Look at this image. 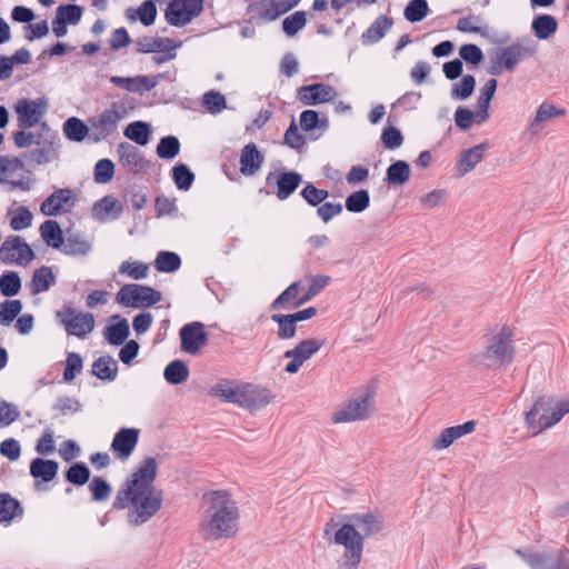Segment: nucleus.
<instances>
[{
	"label": "nucleus",
	"mask_w": 569,
	"mask_h": 569,
	"mask_svg": "<svg viewBox=\"0 0 569 569\" xmlns=\"http://www.w3.org/2000/svg\"><path fill=\"white\" fill-rule=\"evenodd\" d=\"M427 0H411L403 11L405 18L410 22H419L429 14Z\"/></svg>",
	"instance_id": "obj_46"
},
{
	"label": "nucleus",
	"mask_w": 569,
	"mask_h": 569,
	"mask_svg": "<svg viewBox=\"0 0 569 569\" xmlns=\"http://www.w3.org/2000/svg\"><path fill=\"white\" fill-rule=\"evenodd\" d=\"M110 82L129 92H144L156 87L157 82L148 76L110 78Z\"/></svg>",
	"instance_id": "obj_29"
},
{
	"label": "nucleus",
	"mask_w": 569,
	"mask_h": 569,
	"mask_svg": "<svg viewBox=\"0 0 569 569\" xmlns=\"http://www.w3.org/2000/svg\"><path fill=\"white\" fill-rule=\"evenodd\" d=\"M114 174V164L109 159H100L94 166V181L97 183L109 182Z\"/></svg>",
	"instance_id": "obj_62"
},
{
	"label": "nucleus",
	"mask_w": 569,
	"mask_h": 569,
	"mask_svg": "<svg viewBox=\"0 0 569 569\" xmlns=\"http://www.w3.org/2000/svg\"><path fill=\"white\" fill-rule=\"evenodd\" d=\"M300 1L301 0H261L257 2L254 7L261 20L273 21L298 6Z\"/></svg>",
	"instance_id": "obj_24"
},
{
	"label": "nucleus",
	"mask_w": 569,
	"mask_h": 569,
	"mask_svg": "<svg viewBox=\"0 0 569 569\" xmlns=\"http://www.w3.org/2000/svg\"><path fill=\"white\" fill-rule=\"evenodd\" d=\"M202 8V0H171L166 10V19L171 26L182 27L199 16Z\"/></svg>",
	"instance_id": "obj_11"
},
{
	"label": "nucleus",
	"mask_w": 569,
	"mask_h": 569,
	"mask_svg": "<svg viewBox=\"0 0 569 569\" xmlns=\"http://www.w3.org/2000/svg\"><path fill=\"white\" fill-rule=\"evenodd\" d=\"M91 249V242L79 232H69L61 247L63 253L77 256H86Z\"/></svg>",
	"instance_id": "obj_31"
},
{
	"label": "nucleus",
	"mask_w": 569,
	"mask_h": 569,
	"mask_svg": "<svg viewBox=\"0 0 569 569\" xmlns=\"http://www.w3.org/2000/svg\"><path fill=\"white\" fill-rule=\"evenodd\" d=\"M299 288L300 282H293L290 284L272 303L273 309H280L288 303H292L295 307L299 301Z\"/></svg>",
	"instance_id": "obj_61"
},
{
	"label": "nucleus",
	"mask_w": 569,
	"mask_h": 569,
	"mask_svg": "<svg viewBox=\"0 0 569 569\" xmlns=\"http://www.w3.org/2000/svg\"><path fill=\"white\" fill-rule=\"evenodd\" d=\"M411 177V168L403 160H397L387 169L386 181L390 186L401 187L406 184Z\"/></svg>",
	"instance_id": "obj_32"
},
{
	"label": "nucleus",
	"mask_w": 569,
	"mask_h": 569,
	"mask_svg": "<svg viewBox=\"0 0 569 569\" xmlns=\"http://www.w3.org/2000/svg\"><path fill=\"white\" fill-rule=\"evenodd\" d=\"M488 148V143L482 142L461 151L456 162L457 177H465L475 170L477 164L483 159Z\"/></svg>",
	"instance_id": "obj_20"
},
{
	"label": "nucleus",
	"mask_w": 569,
	"mask_h": 569,
	"mask_svg": "<svg viewBox=\"0 0 569 569\" xmlns=\"http://www.w3.org/2000/svg\"><path fill=\"white\" fill-rule=\"evenodd\" d=\"M301 176L297 172H287L278 178L277 197L281 200L287 199L300 184Z\"/></svg>",
	"instance_id": "obj_42"
},
{
	"label": "nucleus",
	"mask_w": 569,
	"mask_h": 569,
	"mask_svg": "<svg viewBox=\"0 0 569 569\" xmlns=\"http://www.w3.org/2000/svg\"><path fill=\"white\" fill-rule=\"evenodd\" d=\"M243 389V382L221 380L211 388L210 395L224 402L234 403L241 407Z\"/></svg>",
	"instance_id": "obj_25"
},
{
	"label": "nucleus",
	"mask_w": 569,
	"mask_h": 569,
	"mask_svg": "<svg viewBox=\"0 0 569 569\" xmlns=\"http://www.w3.org/2000/svg\"><path fill=\"white\" fill-rule=\"evenodd\" d=\"M310 286L306 293L300 297L296 306H302L315 296H317L322 289H325L331 281V278L326 274L308 276Z\"/></svg>",
	"instance_id": "obj_44"
},
{
	"label": "nucleus",
	"mask_w": 569,
	"mask_h": 569,
	"mask_svg": "<svg viewBox=\"0 0 569 569\" xmlns=\"http://www.w3.org/2000/svg\"><path fill=\"white\" fill-rule=\"evenodd\" d=\"M325 536L329 542H332L343 549L339 561L340 569H358L363 551V537L353 525L327 523Z\"/></svg>",
	"instance_id": "obj_5"
},
{
	"label": "nucleus",
	"mask_w": 569,
	"mask_h": 569,
	"mask_svg": "<svg viewBox=\"0 0 569 569\" xmlns=\"http://www.w3.org/2000/svg\"><path fill=\"white\" fill-rule=\"evenodd\" d=\"M180 258L170 251H161L154 260V267L160 272H173L180 267Z\"/></svg>",
	"instance_id": "obj_47"
},
{
	"label": "nucleus",
	"mask_w": 569,
	"mask_h": 569,
	"mask_svg": "<svg viewBox=\"0 0 569 569\" xmlns=\"http://www.w3.org/2000/svg\"><path fill=\"white\" fill-rule=\"evenodd\" d=\"M82 16L81 8L76 4L60 6L57 9V18L70 24H77Z\"/></svg>",
	"instance_id": "obj_64"
},
{
	"label": "nucleus",
	"mask_w": 569,
	"mask_h": 569,
	"mask_svg": "<svg viewBox=\"0 0 569 569\" xmlns=\"http://www.w3.org/2000/svg\"><path fill=\"white\" fill-rule=\"evenodd\" d=\"M567 413H569V397H538L532 407L525 412V428L530 436H538L557 425Z\"/></svg>",
	"instance_id": "obj_4"
},
{
	"label": "nucleus",
	"mask_w": 569,
	"mask_h": 569,
	"mask_svg": "<svg viewBox=\"0 0 569 569\" xmlns=\"http://www.w3.org/2000/svg\"><path fill=\"white\" fill-rule=\"evenodd\" d=\"M140 438V429L138 428H121L116 432L110 450L117 460L126 462L134 452Z\"/></svg>",
	"instance_id": "obj_14"
},
{
	"label": "nucleus",
	"mask_w": 569,
	"mask_h": 569,
	"mask_svg": "<svg viewBox=\"0 0 569 569\" xmlns=\"http://www.w3.org/2000/svg\"><path fill=\"white\" fill-rule=\"evenodd\" d=\"M373 396L362 391L345 400L330 416L335 425L351 423L366 420L373 411Z\"/></svg>",
	"instance_id": "obj_6"
},
{
	"label": "nucleus",
	"mask_w": 569,
	"mask_h": 569,
	"mask_svg": "<svg viewBox=\"0 0 569 569\" xmlns=\"http://www.w3.org/2000/svg\"><path fill=\"white\" fill-rule=\"evenodd\" d=\"M150 126L147 122L133 121L126 127L123 134L137 144L146 146L150 140Z\"/></svg>",
	"instance_id": "obj_37"
},
{
	"label": "nucleus",
	"mask_w": 569,
	"mask_h": 569,
	"mask_svg": "<svg viewBox=\"0 0 569 569\" xmlns=\"http://www.w3.org/2000/svg\"><path fill=\"white\" fill-rule=\"evenodd\" d=\"M22 169L23 162L18 158L0 157V182L10 183L12 187L21 190H29V181L13 180V177Z\"/></svg>",
	"instance_id": "obj_26"
},
{
	"label": "nucleus",
	"mask_w": 569,
	"mask_h": 569,
	"mask_svg": "<svg viewBox=\"0 0 569 569\" xmlns=\"http://www.w3.org/2000/svg\"><path fill=\"white\" fill-rule=\"evenodd\" d=\"M557 21L550 14H541L533 19L532 30L540 40L550 38L557 31Z\"/></svg>",
	"instance_id": "obj_38"
},
{
	"label": "nucleus",
	"mask_w": 569,
	"mask_h": 569,
	"mask_svg": "<svg viewBox=\"0 0 569 569\" xmlns=\"http://www.w3.org/2000/svg\"><path fill=\"white\" fill-rule=\"evenodd\" d=\"M11 214L10 227L16 231L27 229L32 223V213L24 207L17 209Z\"/></svg>",
	"instance_id": "obj_63"
},
{
	"label": "nucleus",
	"mask_w": 569,
	"mask_h": 569,
	"mask_svg": "<svg viewBox=\"0 0 569 569\" xmlns=\"http://www.w3.org/2000/svg\"><path fill=\"white\" fill-rule=\"evenodd\" d=\"M48 110V100L43 97L31 99H20L14 104V111L18 116L19 126L32 128L37 126Z\"/></svg>",
	"instance_id": "obj_12"
},
{
	"label": "nucleus",
	"mask_w": 569,
	"mask_h": 569,
	"mask_svg": "<svg viewBox=\"0 0 569 569\" xmlns=\"http://www.w3.org/2000/svg\"><path fill=\"white\" fill-rule=\"evenodd\" d=\"M513 329L508 325L492 328L485 336L482 349L475 350L469 356V362L475 368H500L513 359Z\"/></svg>",
	"instance_id": "obj_3"
},
{
	"label": "nucleus",
	"mask_w": 569,
	"mask_h": 569,
	"mask_svg": "<svg viewBox=\"0 0 569 569\" xmlns=\"http://www.w3.org/2000/svg\"><path fill=\"white\" fill-rule=\"evenodd\" d=\"M526 49L520 44H512L500 49L495 57V66L491 73L498 74L501 70L512 71L526 56Z\"/></svg>",
	"instance_id": "obj_23"
},
{
	"label": "nucleus",
	"mask_w": 569,
	"mask_h": 569,
	"mask_svg": "<svg viewBox=\"0 0 569 569\" xmlns=\"http://www.w3.org/2000/svg\"><path fill=\"white\" fill-rule=\"evenodd\" d=\"M22 303L20 300H7L0 305V322L9 326L13 319L21 312Z\"/></svg>",
	"instance_id": "obj_56"
},
{
	"label": "nucleus",
	"mask_w": 569,
	"mask_h": 569,
	"mask_svg": "<svg viewBox=\"0 0 569 569\" xmlns=\"http://www.w3.org/2000/svg\"><path fill=\"white\" fill-rule=\"evenodd\" d=\"M40 236L48 247L60 249L63 246L62 230L57 221L47 220L40 226Z\"/></svg>",
	"instance_id": "obj_33"
},
{
	"label": "nucleus",
	"mask_w": 569,
	"mask_h": 569,
	"mask_svg": "<svg viewBox=\"0 0 569 569\" xmlns=\"http://www.w3.org/2000/svg\"><path fill=\"white\" fill-rule=\"evenodd\" d=\"M19 502L9 495H0V522L11 521L20 512Z\"/></svg>",
	"instance_id": "obj_49"
},
{
	"label": "nucleus",
	"mask_w": 569,
	"mask_h": 569,
	"mask_svg": "<svg viewBox=\"0 0 569 569\" xmlns=\"http://www.w3.org/2000/svg\"><path fill=\"white\" fill-rule=\"evenodd\" d=\"M307 23V17L305 11H296L291 16L287 17L282 21L283 32L288 37L296 36Z\"/></svg>",
	"instance_id": "obj_51"
},
{
	"label": "nucleus",
	"mask_w": 569,
	"mask_h": 569,
	"mask_svg": "<svg viewBox=\"0 0 569 569\" xmlns=\"http://www.w3.org/2000/svg\"><path fill=\"white\" fill-rule=\"evenodd\" d=\"M58 472V463L53 460L37 458L30 465V473L34 478L51 481Z\"/></svg>",
	"instance_id": "obj_35"
},
{
	"label": "nucleus",
	"mask_w": 569,
	"mask_h": 569,
	"mask_svg": "<svg viewBox=\"0 0 569 569\" xmlns=\"http://www.w3.org/2000/svg\"><path fill=\"white\" fill-rule=\"evenodd\" d=\"M157 470L158 462L154 458L141 460L113 500L116 509H128V521L133 526L147 522L162 507V491L153 485Z\"/></svg>",
	"instance_id": "obj_1"
},
{
	"label": "nucleus",
	"mask_w": 569,
	"mask_h": 569,
	"mask_svg": "<svg viewBox=\"0 0 569 569\" xmlns=\"http://www.w3.org/2000/svg\"><path fill=\"white\" fill-rule=\"evenodd\" d=\"M118 303L129 308L150 307L161 300V295L146 286L130 283L124 284L116 296Z\"/></svg>",
	"instance_id": "obj_9"
},
{
	"label": "nucleus",
	"mask_w": 569,
	"mask_h": 569,
	"mask_svg": "<svg viewBox=\"0 0 569 569\" xmlns=\"http://www.w3.org/2000/svg\"><path fill=\"white\" fill-rule=\"evenodd\" d=\"M129 109L122 102H112L108 108L89 119L96 140L106 139L117 131L118 124L127 118Z\"/></svg>",
	"instance_id": "obj_7"
},
{
	"label": "nucleus",
	"mask_w": 569,
	"mask_h": 569,
	"mask_svg": "<svg viewBox=\"0 0 569 569\" xmlns=\"http://www.w3.org/2000/svg\"><path fill=\"white\" fill-rule=\"evenodd\" d=\"M392 22L385 16L377 18L373 23L369 27V29L363 33L362 41L363 43H375L378 42L387 31L391 28Z\"/></svg>",
	"instance_id": "obj_40"
},
{
	"label": "nucleus",
	"mask_w": 569,
	"mask_h": 569,
	"mask_svg": "<svg viewBox=\"0 0 569 569\" xmlns=\"http://www.w3.org/2000/svg\"><path fill=\"white\" fill-rule=\"evenodd\" d=\"M120 166L127 171L138 174L149 168L142 152L129 142H121L117 148Z\"/></svg>",
	"instance_id": "obj_18"
},
{
	"label": "nucleus",
	"mask_w": 569,
	"mask_h": 569,
	"mask_svg": "<svg viewBox=\"0 0 569 569\" xmlns=\"http://www.w3.org/2000/svg\"><path fill=\"white\" fill-rule=\"evenodd\" d=\"M273 399L274 396L268 388L244 383L241 407L249 410H260L270 405Z\"/></svg>",
	"instance_id": "obj_21"
},
{
	"label": "nucleus",
	"mask_w": 569,
	"mask_h": 569,
	"mask_svg": "<svg viewBox=\"0 0 569 569\" xmlns=\"http://www.w3.org/2000/svg\"><path fill=\"white\" fill-rule=\"evenodd\" d=\"M497 89V80L490 79L486 82V84L481 88L480 94L478 98V108H479V119L488 120L489 119V106L492 100L495 92Z\"/></svg>",
	"instance_id": "obj_41"
},
{
	"label": "nucleus",
	"mask_w": 569,
	"mask_h": 569,
	"mask_svg": "<svg viewBox=\"0 0 569 569\" xmlns=\"http://www.w3.org/2000/svg\"><path fill=\"white\" fill-rule=\"evenodd\" d=\"M56 316L70 335L79 338L86 337L94 328V318L88 312H78L72 308H66L58 311Z\"/></svg>",
	"instance_id": "obj_13"
},
{
	"label": "nucleus",
	"mask_w": 569,
	"mask_h": 569,
	"mask_svg": "<svg viewBox=\"0 0 569 569\" xmlns=\"http://www.w3.org/2000/svg\"><path fill=\"white\" fill-rule=\"evenodd\" d=\"M348 523L353 525V528L360 531L363 538L380 531L382 528L381 518L373 513L352 515L349 517Z\"/></svg>",
	"instance_id": "obj_30"
},
{
	"label": "nucleus",
	"mask_w": 569,
	"mask_h": 569,
	"mask_svg": "<svg viewBox=\"0 0 569 569\" xmlns=\"http://www.w3.org/2000/svg\"><path fill=\"white\" fill-rule=\"evenodd\" d=\"M76 201L73 190L64 188L58 189L50 194L40 206V211L44 216H58L70 211Z\"/></svg>",
	"instance_id": "obj_17"
},
{
	"label": "nucleus",
	"mask_w": 569,
	"mask_h": 569,
	"mask_svg": "<svg viewBox=\"0 0 569 569\" xmlns=\"http://www.w3.org/2000/svg\"><path fill=\"white\" fill-rule=\"evenodd\" d=\"M90 129V124L87 126L79 118L72 117L69 118L63 124V132L72 141H83L88 134Z\"/></svg>",
	"instance_id": "obj_43"
},
{
	"label": "nucleus",
	"mask_w": 569,
	"mask_h": 569,
	"mask_svg": "<svg viewBox=\"0 0 569 569\" xmlns=\"http://www.w3.org/2000/svg\"><path fill=\"white\" fill-rule=\"evenodd\" d=\"M448 198L446 189H435L419 198V202L423 209H435L442 206Z\"/></svg>",
	"instance_id": "obj_55"
},
{
	"label": "nucleus",
	"mask_w": 569,
	"mask_h": 569,
	"mask_svg": "<svg viewBox=\"0 0 569 569\" xmlns=\"http://www.w3.org/2000/svg\"><path fill=\"white\" fill-rule=\"evenodd\" d=\"M370 197L367 190H358L346 199V208L350 212H362L369 207Z\"/></svg>",
	"instance_id": "obj_53"
},
{
	"label": "nucleus",
	"mask_w": 569,
	"mask_h": 569,
	"mask_svg": "<svg viewBox=\"0 0 569 569\" xmlns=\"http://www.w3.org/2000/svg\"><path fill=\"white\" fill-rule=\"evenodd\" d=\"M239 510L231 496L222 490L212 491L204 496L199 532L209 541L230 539L239 530Z\"/></svg>",
	"instance_id": "obj_2"
},
{
	"label": "nucleus",
	"mask_w": 569,
	"mask_h": 569,
	"mask_svg": "<svg viewBox=\"0 0 569 569\" xmlns=\"http://www.w3.org/2000/svg\"><path fill=\"white\" fill-rule=\"evenodd\" d=\"M272 320L279 325V338L291 339L295 337L297 326L292 317L289 315H273Z\"/></svg>",
	"instance_id": "obj_59"
},
{
	"label": "nucleus",
	"mask_w": 569,
	"mask_h": 569,
	"mask_svg": "<svg viewBox=\"0 0 569 569\" xmlns=\"http://www.w3.org/2000/svg\"><path fill=\"white\" fill-rule=\"evenodd\" d=\"M478 116L479 110L477 112H472L469 109L459 107L455 112V121L460 129L468 130L473 122L481 124L487 121L480 120Z\"/></svg>",
	"instance_id": "obj_57"
},
{
	"label": "nucleus",
	"mask_w": 569,
	"mask_h": 569,
	"mask_svg": "<svg viewBox=\"0 0 569 569\" xmlns=\"http://www.w3.org/2000/svg\"><path fill=\"white\" fill-rule=\"evenodd\" d=\"M180 151V142L173 136L164 137L157 147V154L161 159H173Z\"/></svg>",
	"instance_id": "obj_54"
},
{
	"label": "nucleus",
	"mask_w": 569,
	"mask_h": 569,
	"mask_svg": "<svg viewBox=\"0 0 569 569\" xmlns=\"http://www.w3.org/2000/svg\"><path fill=\"white\" fill-rule=\"evenodd\" d=\"M476 429V422L470 420L462 425L452 426L441 430L430 443V449L436 452L448 449L458 439L470 435Z\"/></svg>",
	"instance_id": "obj_16"
},
{
	"label": "nucleus",
	"mask_w": 569,
	"mask_h": 569,
	"mask_svg": "<svg viewBox=\"0 0 569 569\" xmlns=\"http://www.w3.org/2000/svg\"><path fill=\"white\" fill-rule=\"evenodd\" d=\"M128 336L129 323L126 319H120L106 328V338L111 345H121Z\"/></svg>",
	"instance_id": "obj_45"
},
{
	"label": "nucleus",
	"mask_w": 569,
	"mask_h": 569,
	"mask_svg": "<svg viewBox=\"0 0 569 569\" xmlns=\"http://www.w3.org/2000/svg\"><path fill=\"white\" fill-rule=\"evenodd\" d=\"M202 102L207 111L212 114L220 113L227 108L224 96L213 90L204 93Z\"/></svg>",
	"instance_id": "obj_58"
},
{
	"label": "nucleus",
	"mask_w": 569,
	"mask_h": 569,
	"mask_svg": "<svg viewBox=\"0 0 569 569\" xmlns=\"http://www.w3.org/2000/svg\"><path fill=\"white\" fill-rule=\"evenodd\" d=\"M298 92L299 99L307 106L330 102L338 96L333 87L325 83L303 86Z\"/></svg>",
	"instance_id": "obj_19"
},
{
	"label": "nucleus",
	"mask_w": 569,
	"mask_h": 569,
	"mask_svg": "<svg viewBox=\"0 0 569 569\" xmlns=\"http://www.w3.org/2000/svg\"><path fill=\"white\" fill-rule=\"evenodd\" d=\"M207 341L208 333L201 322L194 321L180 329L181 349L189 355H198Z\"/></svg>",
	"instance_id": "obj_15"
},
{
	"label": "nucleus",
	"mask_w": 569,
	"mask_h": 569,
	"mask_svg": "<svg viewBox=\"0 0 569 569\" xmlns=\"http://www.w3.org/2000/svg\"><path fill=\"white\" fill-rule=\"evenodd\" d=\"M264 157L254 143L246 144L240 153V172L246 177L254 176L261 168Z\"/></svg>",
	"instance_id": "obj_28"
},
{
	"label": "nucleus",
	"mask_w": 569,
	"mask_h": 569,
	"mask_svg": "<svg viewBox=\"0 0 569 569\" xmlns=\"http://www.w3.org/2000/svg\"><path fill=\"white\" fill-rule=\"evenodd\" d=\"M119 272L131 279L141 280L148 276L149 266L140 261H123L119 267Z\"/></svg>",
	"instance_id": "obj_50"
},
{
	"label": "nucleus",
	"mask_w": 569,
	"mask_h": 569,
	"mask_svg": "<svg viewBox=\"0 0 569 569\" xmlns=\"http://www.w3.org/2000/svg\"><path fill=\"white\" fill-rule=\"evenodd\" d=\"M92 373L101 380L113 381L117 378L118 363L112 357L102 356L93 362Z\"/></svg>",
	"instance_id": "obj_34"
},
{
	"label": "nucleus",
	"mask_w": 569,
	"mask_h": 569,
	"mask_svg": "<svg viewBox=\"0 0 569 569\" xmlns=\"http://www.w3.org/2000/svg\"><path fill=\"white\" fill-rule=\"evenodd\" d=\"M21 288V280L17 272L9 271L0 277V292L6 297L16 296Z\"/></svg>",
	"instance_id": "obj_52"
},
{
	"label": "nucleus",
	"mask_w": 569,
	"mask_h": 569,
	"mask_svg": "<svg viewBox=\"0 0 569 569\" xmlns=\"http://www.w3.org/2000/svg\"><path fill=\"white\" fill-rule=\"evenodd\" d=\"M163 377L170 385L183 383L189 378V368L182 360H173L164 368Z\"/></svg>",
	"instance_id": "obj_39"
},
{
	"label": "nucleus",
	"mask_w": 569,
	"mask_h": 569,
	"mask_svg": "<svg viewBox=\"0 0 569 569\" xmlns=\"http://www.w3.org/2000/svg\"><path fill=\"white\" fill-rule=\"evenodd\" d=\"M0 258L7 264L27 266L33 260L34 253L21 237L11 236L2 242Z\"/></svg>",
	"instance_id": "obj_10"
},
{
	"label": "nucleus",
	"mask_w": 569,
	"mask_h": 569,
	"mask_svg": "<svg viewBox=\"0 0 569 569\" xmlns=\"http://www.w3.org/2000/svg\"><path fill=\"white\" fill-rule=\"evenodd\" d=\"M122 213L121 202L112 194H107L96 201L91 208V217L100 222L118 219Z\"/></svg>",
	"instance_id": "obj_22"
},
{
	"label": "nucleus",
	"mask_w": 569,
	"mask_h": 569,
	"mask_svg": "<svg viewBox=\"0 0 569 569\" xmlns=\"http://www.w3.org/2000/svg\"><path fill=\"white\" fill-rule=\"evenodd\" d=\"M54 274L50 267H41L34 271L32 280L30 282V291L33 295H38L49 290L54 283Z\"/></svg>",
	"instance_id": "obj_36"
},
{
	"label": "nucleus",
	"mask_w": 569,
	"mask_h": 569,
	"mask_svg": "<svg viewBox=\"0 0 569 569\" xmlns=\"http://www.w3.org/2000/svg\"><path fill=\"white\" fill-rule=\"evenodd\" d=\"M566 111L558 108L551 102L545 101L540 103L535 112L533 118L529 123V129L533 132H539L546 128V126L556 118L563 117Z\"/></svg>",
	"instance_id": "obj_27"
},
{
	"label": "nucleus",
	"mask_w": 569,
	"mask_h": 569,
	"mask_svg": "<svg viewBox=\"0 0 569 569\" xmlns=\"http://www.w3.org/2000/svg\"><path fill=\"white\" fill-rule=\"evenodd\" d=\"M83 368V360L79 353L70 352L66 359V368L63 379L68 382L72 381Z\"/></svg>",
	"instance_id": "obj_60"
},
{
	"label": "nucleus",
	"mask_w": 569,
	"mask_h": 569,
	"mask_svg": "<svg viewBox=\"0 0 569 569\" xmlns=\"http://www.w3.org/2000/svg\"><path fill=\"white\" fill-rule=\"evenodd\" d=\"M323 346V340L318 338H308L301 340L293 348L284 351L283 358L288 360L283 367L284 372L288 375L298 373L303 363L317 355Z\"/></svg>",
	"instance_id": "obj_8"
},
{
	"label": "nucleus",
	"mask_w": 569,
	"mask_h": 569,
	"mask_svg": "<svg viewBox=\"0 0 569 569\" xmlns=\"http://www.w3.org/2000/svg\"><path fill=\"white\" fill-rule=\"evenodd\" d=\"M457 30L461 32L480 33L482 37L488 36V28L477 16H468L458 20Z\"/></svg>",
	"instance_id": "obj_48"
}]
</instances>
